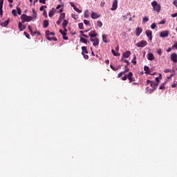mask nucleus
Wrapping results in <instances>:
<instances>
[{"label":"nucleus","instance_id":"nucleus-1","mask_svg":"<svg viewBox=\"0 0 177 177\" xmlns=\"http://www.w3.org/2000/svg\"><path fill=\"white\" fill-rule=\"evenodd\" d=\"M32 12V16H28L26 14L21 15V23H26V21L30 22L31 20H37V11H35V9L33 8Z\"/></svg>","mask_w":177,"mask_h":177},{"label":"nucleus","instance_id":"nucleus-2","mask_svg":"<svg viewBox=\"0 0 177 177\" xmlns=\"http://www.w3.org/2000/svg\"><path fill=\"white\" fill-rule=\"evenodd\" d=\"M151 6L153 7V10L157 12V13H160V12H161V6L158 4L156 1H153L151 3Z\"/></svg>","mask_w":177,"mask_h":177},{"label":"nucleus","instance_id":"nucleus-3","mask_svg":"<svg viewBox=\"0 0 177 177\" xmlns=\"http://www.w3.org/2000/svg\"><path fill=\"white\" fill-rule=\"evenodd\" d=\"M146 46H147L146 40H142L136 44V46H138V48H145Z\"/></svg>","mask_w":177,"mask_h":177},{"label":"nucleus","instance_id":"nucleus-4","mask_svg":"<svg viewBox=\"0 0 177 177\" xmlns=\"http://www.w3.org/2000/svg\"><path fill=\"white\" fill-rule=\"evenodd\" d=\"M127 79L129 81V84L135 82V77H133V73H132V72H129V73L127 74Z\"/></svg>","mask_w":177,"mask_h":177},{"label":"nucleus","instance_id":"nucleus-5","mask_svg":"<svg viewBox=\"0 0 177 177\" xmlns=\"http://www.w3.org/2000/svg\"><path fill=\"white\" fill-rule=\"evenodd\" d=\"M130 56H131V51L127 50V51L124 52L122 54L120 62H124V60H127V59H124V57H125L126 59H128V57H129Z\"/></svg>","mask_w":177,"mask_h":177},{"label":"nucleus","instance_id":"nucleus-6","mask_svg":"<svg viewBox=\"0 0 177 177\" xmlns=\"http://www.w3.org/2000/svg\"><path fill=\"white\" fill-rule=\"evenodd\" d=\"M90 41L93 43V46H99V39L97 37L90 38Z\"/></svg>","mask_w":177,"mask_h":177},{"label":"nucleus","instance_id":"nucleus-7","mask_svg":"<svg viewBox=\"0 0 177 177\" xmlns=\"http://www.w3.org/2000/svg\"><path fill=\"white\" fill-rule=\"evenodd\" d=\"M169 35V32L168 30H164L160 32V37L161 38H167Z\"/></svg>","mask_w":177,"mask_h":177},{"label":"nucleus","instance_id":"nucleus-8","mask_svg":"<svg viewBox=\"0 0 177 177\" xmlns=\"http://www.w3.org/2000/svg\"><path fill=\"white\" fill-rule=\"evenodd\" d=\"M46 38L48 41H52V40L55 41H57V38L49 37V30L46 31Z\"/></svg>","mask_w":177,"mask_h":177},{"label":"nucleus","instance_id":"nucleus-9","mask_svg":"<svg viewBox=\"0 0 177 177\" xmlns=\"http://www.w3.org/2000/svg\"><path fill=\"white\" fill-rule=\"evenodd\" d=\"M145 34L150 41L153 39V32H151V30H146Z\"/></svg>","mask_w":177,"mask_h":177},{"label":"nucleus","instance_id":"nucleus-10","mask_svg":"<svg viewBox=\"0 0 177 177\" xmlns=\"http://www.w3.org/2000/svg\"><path fill=\"white\" fill-rule=\"evenodd\" d=\"M124 63H127V65L124 66V71L123 73H127L128 71H129V69L128 68V66L131 65V62L128 60H124Z\"/></svg>","mask_w":177,"mask_h":177},{"label":"nucleus","instance_id":"nucleus-11","mask_svg":"<svg viewBox=\"0 0 177 177\" xmlns=\"http://www.w3.org/2000/svg\"><path fill=\"white\" fill-rule=\"evenodd\" d=\"M117 8H118V1L115 0L113 2L112 8H111V10H117Z\"/></svg>","mask_w":177,"mask_h":177},{"label":"nucleus","instance_id":"nucleus-12","mask_svg":"<svg viewBox=\"0 0 177 177\" xmlns=\"http://www.w3.org/2000/svg\"><path fill=\"white\" fill-rule=\"evenodd\" d=\"M99 17H100V15L93 11L91 12V19H99Z\"/></svg>","mask_w":177,"mask_h":177},{"label":"nucleus","instance_id":"nucleus-13","mask_svg":"<svg viewBox=\"0 0 177 177\" xmlns=\"http://www.w3.org/2000/svg\"><path fill=\"white\" fill-rule=\"evenodd\" d=\"M3 8V0H0V16H3V10H2Z\"/></svg>","mask_w":177,"mask_h":177},{"label":"nucleus","instance_id":"nucleus-14","mask_svg":"<svg viewBox=\"0 0 177 177\" xmlns=\"http://www.w3.org/2000/svg\"><path fill=\"white\" fill-rule=\"evenodd\" d=\"M171 60L174 62V63H177V54L173 53L171 55Z\"/></svg>","mask_w":177,"mask_h":177},{"label":"nucleus","instance_id":"nucleus-15","mask_svg":"<svg viewBox=\"0 0 177 177\" xmlns=\"http://www.w3.org/2000/svg\"><path fill=\"white\" fill-rule=\"evenodd\" d=\"M18 27L20 31H23L24 30H26V25H23L21 22H19Z\"/></svg>","mask_w":177,"mask_h":177},{"label":"nucleus","instance_id":"nucleus-16","mask_svg":"<svg viewBox=\"0 0 177 177\" xmlns=\"http://www.w3.org/2000/svg\"><path fill=\"white\" fill-rule=\"evenodd\" d=\"M142 31H143V30H142V28H137L136 30V35L137 37H139L140 35V34H142Z\"/></svg>","mask_w":177,"mask_h":177},{"label":"nucleus","instance_id":"nucleus-17","mask_svg":"<svg viewBox=\"0 0 177 177\" xmlns=\"http://www.w3.org/2000/svg\"><path fill=\"white\" fill-rule=\"evenodd\" d=\"M147 59L148 60H150V61L154 60V55H153V53H149L147 55Z\"/></svg>","mask_w":177,"mask_h":177},{"label":"nucleus","instance_id":"nucleus-18","mask_svg":"<svg viewBox=\"0 0 177 177\" xmlns=\"http://www.w3.org/2000/svg\"><path fill=\"white\" fill-rule=\"evenodd\" d=\"M151 86L153 89H157V88L158 87V83H156V82H152V83H151Z\"/></svg>","mask_w":177,"mask_h":177},{"label":"nucleus","instance_id":"nucleus-19","mask_svg":"<svg viewBox=\"0 0 177 177\" xmlns=\"http://www.w3.org/2000/svg\"><path fill=\"white\" fill-rule=\"evenodd\" d=\"M48 26H49V21L45 19L43 22L44 28H46V27H48Z\"/></svg>","mask_w":177,"mask_h":177},{"label":"nucleus","instance_id":"nucleus-20","mask_svg":"<svg viewBox=\"0 0 177 177\" xmlns=\"http://www.w3.org/2000/svg\"><path fill=\"white\" fill-rule=\"evenodd\" d=\"M168 82V80H166L165 82H163L160 86L159 87V89H165V85H167V83Z\"/></svg>","mask_w":177,"mask_h":177},{"label":"nucleus","instance_id":"nucleus-21","mask_svg":"<svg viewBox=\"0 0 177 177\" xmlns=\"http://www.w3.org/2000/svg\"><path fill=\"white\" fill-rule=\"evenodd\" d=\"M144 71H145V74H150V68H149V66H145L144 67Z\"/></svg>","mask_w":177,"mask_h":177},{"label":"nucleus","instance_id":"nucleus-22","mask_svg":"<svg viewBox=\"0 0 177 177\" xmlns=\"http://www.w3.org/2000/svg\"><path fill=\"white\" fill-rule=\"evenodd\" d=\"M102 41L105 44H107V42H109V41H107V35H102Z\"/></svg>","mask_w":177,"mask_h":177},{"label":"nucleus","instance_id":"nucleus-23","mask_svg":"<svg viewBox=\"0 0 177 177\" xmlns=\"http://www.w3.org/2000/svg\"><path fill=\"white\" fill-rule=\"evenodd\" d=\"M88 35L90 38H96V37L97 36L96 33H93L92 31L90 33H88Z\"/></svg>","mask_w":177,"mask_h":177},{"label":"nucleus","instance_id":"nucleus-24","mask_svg":"<svg viewBox=\"0 0 177 177\" xmlns=\"http://www.w3.org/2000/svg\"><path fill=\"white\" fill-rule=\"evenodd\" d=\"M147 92H149V93H153L154 91H156V88H149V87H147L146 89Z\"/></svg>","mask_w":177,"mask_h":177},{"label":"nucleus","instance_id":"nucleus-25","mask_svg":"<svg viewBox=\"0 0 177 177\" xmlns=\"http://www.w3.org/2000/svg\"><path fill=\"white\" fill-rule=\"evenodd\" d=\"M161 78H162L161 74H160L159 77H156V84H160V79L161 80Z\"/></svg>","mask_w":177,"mask_h":177},{"label":"nucleus","instance_id":"nucleus-26","mask_svg":"<svg viewBox=\"0 0 177 177\" xmlns=\"http://www.w3.org/2000/svg\"><path fill=\"white\" fill-rule=\"evenodd\" d=\"M67 24H68V21L64 19L62 23V27H67Z\"/></svg>","mask_w":177,"mask_h":177},{"label":"nucleus","instance_id":"nucleus-27","mask_svg":"<svg viewBox=\"0 0 177 177\" xmlns=\"http://www.w3.org/2000/svg\"><path fill=\"white\" fill-rule=\"evenodd\" d=\"M80 42H82L83 44H88V40L84 37L80 38Z\"/></svg>","mask_w":177,"mask_h":177},{"label":"nucleus","instance_id":"nucleus-28","mask_svg":"<svg viewBox=\"0 0 177 177\" xmlns=\"http://www.w3.org/2000/svg\"><path fill=\"white\" fill-rule=\"evenodd\" d=\"M82 50L83 53H88V49L86 48V46H82Z\"/></svg>","mask_w":177,"mask_h":177},{"label":"nucleus","instance_id":"nucleus-29","mask_svg":"<svg viewBox=\"0 0 177 177\" xmlns=\"http://www.w3.org/2000/svg\"><path fill=\"white\" fill-rule=\"evenodd\" d=\"M89 10H86L85 12H84V17L85 19H88V17H89Z\"/></svg>","mask_w":177,"mask_h":177},{"label":"nucleus","instance_id":"nucleus-30","mask_svg":"<svg viewBox=\"0 0 177 177\" xmlns=\"http://www.w3.org/2000/svg\"><path fill=\"white\" fill-rule=\"evenodd\" d=\"M8 25H9V20H6V21H5L2 24V26H3V27H7Z\"/></svg>","mask_w":177,"mask_h":177},{"label":"nucleus","instance_id":"nucleus-31","mask_svg":"<svg viewBox=\"0 0 177 177\" xmlns=\"http://www.w3.org/2000/svg\"><path fill=\"white\" fill-rule=\"evenodd\" d=\"M55 15V11L53 10H50L48 13V16L49 17H53V16Z\"/></svg>","mask_w":177,"mask_h":177},{"label":"nucleus","instance_id":"nucleus-32","mask_svg":"<svg viewBox=\"0 0 177 177\" xmlns=\"http://www.w3.org/2000/svg\"><path fill=\"white\" fill-rule=\"evenodd\" d=\"M65 17H66V13L63 12L60 14L59 19L63 20V19H65Z\"/></svg>","mask_w":177,"mask_h":177},{"label":"nucleus","instance_id":"nucleus-33","mask_svg":"<svg viewBox=\"0 0 177 177\" xmlns=\"http://www.w3.org/2000/svg\"><path fill=\"white\" fill-rule=\"evenodd\" d=\"M102 26H103V23H102V21H97V27L102 28Z\"/></svg>","mask_w":177,"mask_h":177},{"label":"nucleus","instance_id":"nucleus-34","mask_svg":"<svg viewBox=\"0 0 177 177\" xmlns=\"http://www.w3.org/2000/svg\"><path fill=\"white\" fill-rule=\"evenodd\" d=\"M147 21H149V17H144L142 19V23H147Z\"/></svg>","mask_w":177,"mask_h":177},{"label":"nucleus","instance_id":"nucleus-35","mask_svg":"<svg viewBox=\"0 0 177 177\" xmlns=\"http://www.w3.org/2000/svg\"><path fill=\"white\" fill-rule=\"evenodd\" d=\"M131 63H133L134 65L136 64V55H133V58L131 61Z\"/></svg>","mask_w":177,"mask_h":177},{"label":"nucleus","instance_id":"nucleus-36","mask_svg":"<svg viewBox=\"0 0 177 177\" xmlns=\"http://www.w3.org/2000/svg\"><path fill=\"white\" fill-rule=\"evenodd\" d=\"M28 28L31 35H34V32H32V28L30 26H28Z\"/></svg>","mask_w":177,"mask_h":177},{"label":"nucleus","instance_id":"nucleus-37","mask_svg":"<svg viewBox=\"0 0 177 177\" xmlns=\"http://www.w3.org/2000/svg\"><path fill=\"white\" fill-rule=\"evenodd\" d=\"M78 27H79L80 30H84V24H82V23L78 24Z\"/></svg>","mask_w":177,"mask_h":177},{"label":"nucleus","instance_id":"nucleus-38","mask_svg":"<svg viewBox=\"0 0 177 177\" xmlns=\"http://www.w3.org/2000/svg\"><path fill=\"white\" fill-rule=\"evenodd\" d=\"M73 9H74V10H75V12H77V13H82V10L78 9V8H77V7H75Z\"/></svg>","mask_w":177,"mask_h":177},{"label":"nucleus","instance_id":"nucleus-39","mask_svg":"<svg viewBox=\"0 0 177 177\" xmlns=\"http://www.w3.org/2000/svg\"><path fill=\"white\" fill-rule=\"evenodd\" d=\"M82 55L84 56V58L86 59V60H88V59H89V56L88 55H85L84 52H82Z\"/></svg>","mask_w":177,"mask_h":177},{"label":"nucleus","instance_id":"nucleus-40","mask_svg":"<svg viewBox=\"0 0 177 177\" xmlns=\"http://www.w3.org/2000/svg\"><path fill=\"white\" fill-rule=\"evenodd\" d=\"M123 74H125V72L122 71V72L119 73L118 75V78H121V77H122Z\"/></svg>","mask_w":177,"mask_h":177},{"label":"nucleus","instance_id":"nucleus-41","mask_svg":"<svg viewBox=\"0 0 177 177\" xmlns=\"http://www.w3.org/2000/svg\"><path fill=\"white\" fill-rule=\"evenodd\" d=\"M177 86V82L174 81V83L171 84V88H176Z\"/></svg>","mask_w":177,"mask_h":177},{"label":"nucleus","instance_id":"nucleus-42","mask_svg":"<svg viewBox=\"0 0 177 177\" xmlns=\"http://www.w3.org/2000/svg\"><path fill=\"white\" fill-rule=\"evenodd\" d=\"M59 32H60V34H62V36L67 35V33L66 32L63 31V30H62V29L59 30Z\"/></svg>","mask_w":177,"mask_h":177},{"label":"nucleus","instance_id":"nucleus-43","mask_svg":"<svg viewBox=\"0 0 177 177\" xmlns=\"http://www.w3.org/2000/svg\"><path fill=\"white\" fill-rule=\"evenodd\" d=\"M12 14L13 15V16H17V11L16 10H12Z\"/></svg>","mask_w":177,"mask_h":177},{"label":"nucleus","instance_id":"nucleus-44","mask_svg":"<svg viewBox=\"0 0 177 177\" xmlns=\"http://www.w3.org/2000/svg\"><path fill=\"white\" fill-rule=\"evenodd\" d=\"M158 55L161 56L162 55V49H158L157 51Z\"/></svg>","mask_w":177,"mask_h":177},{"label":"nucleus","instance_id":"nucleus-45","mask_svg":"<svg viewBox=\"0 0 177 177\" xmlns=\"http://www.w3.org/2000/svg\"><path fill=\"white\" fill-rule=\"evenodd\" d=\"M17 13L18 15H21V9H20V8L17 7Z\"/></svg>","mask_w":177,"mask_h":177},{"label":"nucleus","instance_id":"nucleus-46","mask_svg":"<svg viewBox=\"0 0 177 177\" xmlns=\"http://www.w3.org/2000/svg\"><path fill=\"white\" fill-rule=\"evenodd\" d=\"M84 23L86 24V26H89V24H91V22L86 19L84 20Z\"/></svg>","mask_w":177,"mask_h":177},{"label":"nucleus","instance_id":"nucleus-47","mask_svg":"<svg viewBox=\"0 0 177 177\" xmlns=\"http://www.w3.org/2000/svg\"><path fill=\"white\" fill-rule=\"evenodd\" d=\"M156 27H157V25L156 24V23L152 24L151 26V28H152V30H154Z\"/></svg>","mask_w":177,"mask_h":177},{"label":"nucleus","instance_id":"nucleus-48","mask_svg":"<svg viewBox=\"0 0 177 177\" xmlns=\"http://www.w3.org/2000/svg\"><path fill=\"white\" fill-rule=\"evenodd\" d=\"M111 53L113 55V56H118V55L117 54V53H115V50L114 49L111 50Z\"/></svg>","mask_w":177,"mask_h":177},{"label":"nucleus","instance_id":"nucleus-49","mask_svg":"<svg viewBox=\"0 0 177 177\" xmlns=\"http://www.w3.org/2000/svg\"><path fill=\"white\" fill-rule=\"evenodd\" d=\"M127 80H128L127 75H125L124 77H122V81H127Z\"/></svg>","mask_w":177,"mask_h":177},{"label":"nucleus","instance_id":"nucleus-50","mask_svg":"<svg viewBox=\"0 0 177 177\" xmlns=\"http://www.w3.org/2000/svg\"><path fill=\"white\" fill-rule=\"evenodd\" d=\"M24 35L26 37V38L30 39V35L27 32H24Z\"/></svg>","mask_w":177,"mask_h":177},{"label":"nucleus","instance_id":"nucleus-51","mask_svg":"<svg viewBox=\"0 0 177 177\" xmlns=\"http://www.w3.org/2000/svg\"><path fill=\"white\" fill-rule=\"evenodd\" d=\"M45 8H46V6H41L40 8H39V11H40V12L44 11V10L45 9Z\"/></svg>","mask_w":177,"mask_h":177},{"label":"nucleus","instance_id":"nucleus-52","mask_svg":"<svg viewBox=\"0 0 177 177\" xmlns=\"http://www.w3.org/2000/svg\"><path fill=\"white\" fill-rule=\"evenodd\" d=\"M166 21L165 19H162L161 21L159 22V24H165Z\"/></svg>","mask_w":177,"mask_h":177},{"label":"nucleus","instance_id":"nucleus-53","mask_svg":"<svg viewBox=\"0 0 177 177\" xmlns=\"http://www.w3.org/2000/svg\"><path fill=\"white\" fill-rule=\"evenodd\" d=\"M62 19H58V21H57V26H60V24H61V23H62Z\"/></svg>","mask_w":177,"mask_h":177},{"label":"nucleus","instance_id":"nucleus-54","mask_svg":"<svg viewBox=\"0 0 177 177\" xmlns=\"http://www.w3.org/2000/svg\"><path fill=\"white\" fill-rule=\"evenodd\" d=\"M70 5H71V6H72V8H73V9L77 7V6H75V4H74V3H73V2H71Z\"/></svg>","mask_w":177,"mask_h":177},{"label":"nucleus","instance_id":"nucleus-55","mask_svg":"<svg viewBox=\"0 0 177 177\" xmlns=\"http://www.w3.org/2000/svg\"><path fill=\"white\" fill-rule=\"evenodd\" d=\"M172 48H173V49H177V43H175V44L172 46Z\"/></svg>","mask_w":177,"mask_h":177},{"label":"nucleus","instance_id":"nucleus-56","mask_svg":"<svg viewBox=\"0 0 177 177\" xmlns=\"http://www.w3.org/2000/svg\"><path fill=\"white\" fill-rule=\"evenodd\" d=\"M63 39H64L65 41H68V37L66 35H63Z\"/></svg>","mask_w":177,"mask_h":177},{"label":"nucleus","instance_id":"nucleus-57","mask_svg":"<svg viewBox=\"0 0 177 177\" xmlns=\"http://www.w3.org/2000/svg\"><path fill=\"white\" fill-rule=\"evenodd\" d=\"M43 16H45L46 17H48V15H47L46 10H44V12H43Z\"/></svg>","mask_w":177,"mask_h":177},{"label":"nucleus","instance_id":"nucleus-58","mask_svg":"<svg viewBox=\"0 0 177 177\" xmlns=\"http://www.w3.org/2000/svg\"><path fill=\"white\" fill-rule=\"evenodd\" d=\"M40 3H46V0H39Z\"/></svg>","mask_w":177,"mask_h":177},{"label":"nucleus","instance_id":"nucleus-59","mask_svg":"<svg viewBox=\"0 0 177 177\" xmlns=\"http://www.w3.org/2000/svg\"><path fill=\"white\" fill-rule=\"evenodd\" d=\"M152 82H153V81H151V80H147V85H149V84H150V85H151Z\"/></svg>","mask_w":177,"mask_h":177},{"label":"nucleus","instance_id":"nucleus-60","mask_svg":"<svg viewBox=\"0 0 177 177\" xmlns=\"http://www.w3.org/2000/svg\"><path fill=\"white\" fill-rule=\"evenodd\" d=\"M35 34H37V35H41V32L39 31H37V32H33V35H35Z\"/></svg>","mask_w":177,"mask_h":177},{"label":"nucleus","instance_id":"nucleus-61","mask_svg":"<svg viewBox=\"0 0 177 177\" xmlns=\"http://www.w3.org/2000/svg\"><path fill=\"white\" fill-rule=\"evenodd\" d=\"M112 70H113V71H118V70H120V68L113 67Z\"/></svg>","mask_w":177,"mask_h":177},{"label":"nucleus","instance_id":"nucleus-62","mask_svg":"<svg viewBox=\"0 0 177 177\" xmlns=\"http://www.w3.org/2000/svg\"><path fill=\"white\" fill-rule=\"evenodd\" d=\"M62 28L64 29V32H67V26L62 27Z\"/></svg>","mask_w":177,"mask_h":177},{"label":"nucleus","instance_id":"nucleus-63","mask_svg":"<svg viewBox=\"0 0 177 177\" xmlns=\"http://www.w3.org/2000/svg\"><path fill=\"white\" fill-rule=\"evenodd\" d=\"M171 17H177V12L174 13V14H172Z\"/></svg>","mask_w":177,"mask_h":177},{"label":"nucleus","instance_id":"nucleus-64","mask_svg":"<svg viewBox=\"0 0 177 177\" xmlns=\"http://www.w3.org/2000/svg\"><path fill=\"white\" fill-rule=\"evenodd\" d=\"M165 73H171V70L170 69H165Z\"/></svg>","mask_w":177,"mask_h":177}]
</instances>
